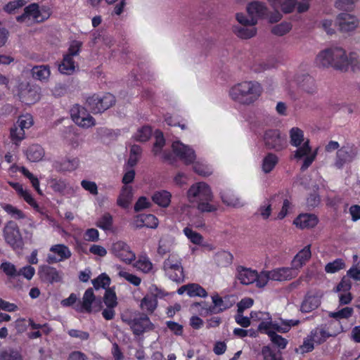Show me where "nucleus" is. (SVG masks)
Returning <instances> with one entry per match:
<instances>
[{
    "label": "nucleus",
    "mask_w": 360,
    "mask_h": 360,
    "mask_svg": "<svg viewBox=\"0 0 360 360\" xmlns=\"http://www.w3.org/2000/svg\"><path fill=\"white\" fill-rule=\"evenodd\" d=\"M172 148L174 154L186 165L193 163L195 159L193 149L179 141H174Z\"/></svg>",
    "instance_id": "a211bd4d"
},
{
    "label": "nucleus",
    "mask_w": 360,
    "mask_h": 360,
    "mask_svg": "<svg viewBox=\"0 0 360 360\" xmlns=\"http://www.w3.org/2000/svg\"><path fill=\"white\" fill-rule=\"evenodd\" d=\"M250 316L252 319L256 318L262 320L259 324L258 330L267 334L271 341L281 349L286 347L288 341L280 335L276 334L275 331L283 333H287L292 326H297L300 323V321L297 319H281L279 321H272L269 313L262 311H252Z\"/></svg>",
    "instance_id": "f257e3e1"
},
{
    "label": "nucleus",
    "mask_w": 360,
    "mask_h": 360,
    "mask_svg": "<svg viewBox=\"0 0 360 360\" xmlns=\"http://www.w3.org/2000/svg\"><path fill=\"white\" fill-rule=\"evenodd\" d=\"M166 276L172 281L181 283L184 279L181 258L177 255H170L163 263Z\"/></svg>",
    "instance_id": "6e6552de"
},
{
    "label": "nucleus",
    "mask_w": 360,
    "mask_h": 360,
    "mask_svg": "<svg viewBox=\"0 0 360 360\" xmlns=\"http://www.w3.org/2000/svg\"><path fill=\"white\" fill-rule=\"evenodd\" d=\"M188 288V295L189 297H206L207 296L206 290L199 284L189 283Z\"/></svg>",
    "instance_id": "864d4df0"
},
{
    "label": "nucleus",
    "mask_w": 360,
    "mask_h": 360,
    "mask_svg": "<svg viewBox=\"0 0 360 360\" xmlns=\"http://www.w3.org/2000/svg\"><path fill=\"white\" fill-rule=\"evenodd\" d=\"M345 264L342 259H336L334 261L328 263L325 266V271L328 274H334L341 269H345Z\"/></svg>",
    "instance_id": "4d7b16f0"
},
{
    "label": "nucleus",
    "mask_w": 360,
    "mask_h": 360,
    "mask_svg": "<svg viewBox=\"0 0 360 360\" xmlns=\"http://www.w3.org/2000/svg\"><path fill=\"white\" fill-rule=\"evenodd\" d=\"M273 198L270 200L264 201L258 208L257 213L263 219H267L271 215V207H272V201Z\"/></svg>",
    "instance_id": "13d9d810"
},
{
    "label": "nucleus",
    "mask_w": 360,
    "mask_h": 360,
    "mask_svg": "<svg viewBox=\"0 0 360 360\" xmlns=\"http://www.w3.org/2000/svg\"><path fill=\"white\" fill-rule=\"evenodd\" d=\"M292 29V24L288 22H282L274 26L271 29V32L276 36H283L288 33Z\"/></svg>",
    "instance_id": "6e6d98bb"
},
{
    "label": "nucleus",
    "mask_w": 360,
    "mask_h": 360,
    "mask_svg": "<svg viewBox=\"0 0 360 360\" xmlns=\"http://www.w3.org/2000/svg\"><path fill=\"white\" fill-rule=\"evenodd\" d=\"M70 114L74 122L81 127L89 128L96 124L94 117L84 108L78 105L73 106Z\"/></svg>",
    "instance_id": "2eb2a0df"
},
{
    "label": "nucleus",
    "mask_w": 360,
    "mask_h": 360,
    "mask_svg": "<svg viewBox=\"0 0 360 360\" xmlns=\"http://www.w3.org/2000/svg\"><path fill=\"white\" fill-rule=\"evenodd\" d=\"M18 170L26 178H27L34 188L36 190V191L39 194L42 195V191L40 189L39 187V179L34 176L27 169H26L25 167H18Z\"/></svg>",
    "instance_id": "3c124183"
},
{
    "label": "nucleus",
    "mask_w": 360,
    "mask_h": 360,
    "mask_svg": "<svg viewBox=\"0 0 360 360\" xmlns=\"http://www.w3.org/2000/svg\"><path fill=\"white\" fill-rule=\"evenodd\" d=\"M294 79L302 91L304 93L314 95L317 92V85L315 79L307 74L298 75Z\"/></svg>",
    "instance_id": "aec40b11"
},
{
    "label": "nucleus",
    "mask_w": 360,
    "mask_h": 360,
    "mask_svg": "<svg viewBox=\"0 0 360 360\" xmlns=\"http://www.w3.org/2000/svg\"><path fill=\"white\" fill-rule=\"evenodd\" d=\"M151 135V128L148 126H144L137 131L134 135V139L137 141L145 142L150 138Z\"/></svg>",
    "instance_id": "052dcab7"
},
{
    "label": "nucleus",
    "mask_w": 360,
    "mask_h": 360,
    "mask_svg": "<svg viewBox=\"0 0 360 360\" xmlns=\"http://www.w3.org/2000/svg\"><path fill=\"white\" fill-rule=\"evenodd\" d=\"M155 142L153 146V152L155 155L161 153L162 147L165 145V139L163 134L160 131H155Z\"/></svg>",
    "instance_id": "e2e57ef3"
},
{
    "label": "nucleus",
    "mask_w": 360,
    "mask_h": 360,
    "mask_svg": "<svg viewBox=\"0 0 360 360\" xmlns=\"http://www.w3.org/2000/svg\"><path fill=\"white\" fill-rule=\"evenodd\" d=\"M4 237L6 242L15 251H21L24 247V241L17 224L9 221L4 228Z\"/></svg>",
    "instance_id": "1a4fd4ad"
},
{
    "label": "nucleus",
    "mask_w": 360,
    "mask_h": 360,
    "mask_svg": "<svg viewBox=\"0 0 360 360\" xmlns=\"http://www.w3.org/2000/svg\"><path fill=\"white\" fill-rule=\"evenodd\" d=\"M171 198L172 194L165 190L156 191L152 195L154 203L162 207H167L170 204Z\"/></svg>",
    "instance_id": "c9c22d12"
},
{
    "label": "nucleus",
    "mask_w": 360,
    "mask_h": 360,
    "mask_svg": "<svg viewBox=\"0 0 360 360\" xmlns=\"http://www.w3.org/2000/svg\"><path fill=\"white\" fill-rule=\"evenodd\" d=\"M3 210L9 214L12 218L15 219H22L25 217V214L22 210L11 204H3L1 205Z\"/></svg>",
    "instance_id": "603ef678"
},
{
    "label": "nucleus",
    "mask_w": 360,
    "mask_h": 360,
    "mask_svg": "<svg viewBox=\"0 0 360 360\" xmlns=\"http://www.w3.org/2000/svg\"><path fill=\"white\" fill-rule=\"evenodd\" d=\"M262 93V87L255 81H244L233 86L229 90L231 98L242 105L255 103Z\"/></svg>",
    "instance_id": "20e7f679"
},
{
    "label": "nucleus",
    "mask_w": 360,
    "mask_h": 360,
    "mask_svg": "<svg viewBox=\"0 0 360 360\" xmlns=\"http://www.w3.org/2000/svg\"><path fill=\"white\" fill-rule=\"evenodd\" d=\"M193 170L200 176H207L212 173V168L205 163L196 162L193 165Z\"/></svg>",
    "instance_id": "69168bd1"
},
{
    "label": "nucleus",
    "mask_w": 360,
    "mask_h": 360,
    "mask_svg": "<svg viewBox=\"0 0 360 360\" xmlns=\"http://www.w3.org/2000/svg\"><path fill=\"white\" fill-rule=\"evenodd\" d=\"M133 198L132 188L129 186H124L117 198V205L127 208L130 205Z\"/></svg>",
    "instance_id": "e433bc0d"
},
{
    "label": "nucleus",
    "mask_w": 360,
    "mask_h": 360,
    "mask_svg": "<svg viewBox=\"0 0 360 360\" xmlns=\"http://www.w3.org/2000/svg\"><path fill=\"white\" fill-rule=\"evenodd\" d=\"M38 274L41 281L50 284L60 282L63 279L62 272L49 265L43 264L39 266Z\"/></svg>",
    "instance_id": "6ab92c4d"
},
{
    "label": "nucleus",
    "mask_w": 360,
    "mask_h": 360,
    "mask_svg": "<svg viewBox=\"0 0 360 360\" xmlns=\"http://www.w3.org/2000/svg\"><path fill=\"white\" fill-rule=\"evenodd\" d=\"M32 77L41 82H47L50 75V68L47 65H36L32 68Z\"/></svg>",
    "instance_id": "7c9ffc66"
},
{
    "label": "nucleus",
    "mask_w": 360,
    "mask_h": 360,
    "mask_svg": "<svg viewBox=\"0 0 360 360\" xmlns=\"http://www.w3.org/2000/svg\"><path fill=\"white\" fill-rule=\"evenodd\" d=\"M104 303L106 307H115L117 305V296L113 289L108 288L105 290Z\"/></svg>",
    "instance_id": "0e129e2a"
},
{
    "label": "nucleus",
    "mask_w": 360,
    "mask_h": 360,
    "mask_svg": "<svg viewBox=\"0 0 360 360\" xmlns=\"http://www.w3.org/2000/svg\"><path fill=\"white\" fill-rule=\"evenodd\" d=\"M265 147L276 152L281 151L288 146L286 137L278 129H268L263 136Z\"/></svg>",
    "instance_id": "9b49d317"
},
{
    "label": "nucleus",
    "mask_w": 360,
    "mask_h": 360,
    "mask_svg": "<svg viewBox=\"0 0 360 360\" xmlns=\"http://www.w3.org/2000/svg\"><path fill=\"white\" fill-rule=\"evenodd\" d=\"M269 272L271 281H284L290 280L292 278L297 276L295 270H294L291 266L276 268L269 271Z\"/></svg>",
    "instance_id": "5701e85b"
},
{
    "label": "nucleus",
    "mask_w": 360,
    "mask_h": 360,
    "mask_svg": "<svg viewBox=\"0 0 360 360\" xmlns=\"http://www.w3.org/2000/svg\"><path fill=\"white\" fill-rule=\"evenodd\" d=\"M51 15V11L49 6H39L38 4L32 3L24 8V13L17 16L16 20L19 22L30 25L42 22L49 19Z\"/></svg>",
    "instance_id": "39448f33"
},
{
    "label": "nucleus",
    "mask_w": 360,
    "mask_h": 360,
    "mask_svg": "<svg viewBox=\"0 0 360 360\" xmlns=\"http://www.w3.org/2000/svg\"><path fill=\"white\" fill-rule=\"evenodd\" d=\"M20 98L25 104L32 105L40 99V94L38 89L30 88L26 92H22Z\"/></svg>",
    "instance_id": "37998d69"
},
{
    "label": "nucleus",
    "mask_w": 360,
    "mask_h": 360,
    "mask_svg": "<svg viewBox=\"0 0 360 360\" xmlns=\"http://www.w3.org/2000/svg\"><path fill=\"white\" fill-rule=\"evenodd\" d=\"M96 226L100 229L108 231L112 229V217L109 213H105L97 221Z\"/></svg>",
    "instance_id": "680f3d73"
},
{
    "label": "nucleus",
    "mask_w": 360,
    "mask_h": 360,
    "mask_svg": "<svg viewBox=\"0 0 360 360\" xmlns=\"http://www.w3.org/2000/svg\"><path fill=\"white\" fill-rule=\"evenodd\" d=\"M335 25L340 32L347 33L354 31L359 25L358 18L350 13H341L336 17Z\"/></svg>",
    "instance_id": "4468645a"
},
{
    "label": "nucleus",
    "mask_w": 360,
    "mask_h": 360,
    "mask_svg": "<svg viewBox=\"0 0 360 360\" xmlns=\"http://www.w3.org/2000/svg\"><path fill=\"white\" fill-rule=\"evenodd\" d=\"M246 11L248 15L255 20L256 23L259 19H266L271 23L277 22L283 17L278 10L271 12L264 2L257 0L248 4Z\"/></svg>",
    "instance_id": "423d86ee"
},
{
    "label": "nucleus",
    "mask_w": 360,
    "mask_h": 360,
    "mask_svg": "<svg viewBox=\"0 0 360 360\" xmlns=\"http://www.w3.org/2000/svg\"><path fill=\"white\" fill-rule=\"evenodd\" d=\"M134 225L136 228L146 226L150 229H155L158 226V219L153 214H141L136 217L134 221Z\"/></svg>",
    "instance_id": "393cba45"
},
{
    "label": "nucleus",
    "mask_w": 360,
    "mask_h": 360,
    "mask_svg": "<svg viewBox=\"0 0 360 360\" xmlns=\"http://www.w3.org/2000/svg\"><path fill=\"white\" fill-rule=\"evenodd\" d=\"M183 233L186 236L188 240L195 245L202 244V242H203V236L193 231L191 227L186 226L184 229Z\"/></svg>",
    "instance_id": "de8ad7c7"
},
{
    "label": "nucleus",
    "mask_w": 360,
    "mask_h": 360,
    "mask_svg": "<svg viewBox=\"0 0 360 360\" xmlns=\"http://www.w3.org/2000/svg\"><path fill=\"white\" fill-rule=\"evenodd\" d=\"M354 309L352 307H346L337 311H331L328 313V316L333 319L340 321V319H347L352 316Z\"/></svg>",
    "instance_id": "09e8293b"
},
{
    "label": "nucleus",
    "mask_w": 360,
    "mask_h": 360,
    "mask_svg": "<svg viewBox=\"0 0 360 360\" xmlns=\"http://www.w3.org/2000/svg\"><path fill=\"white\" fill-rule=\"evenodd\" d=\"M25 155L27 160L32 162H39L42 160L44 156V150L43 148L38 145L34 144L30 146L25 151Z\"/></svg>",
    "instance_id": "f704fd0d"
},
{
    "label": "nucleus",
    "mask_w": 360,
    "mask_h": 360,
    "mask_svg": "<svg viewBox=\"0 0 360 360\" xmlns=\"http://www.w3.org/2000/svg\"><path fill=\"white\" fill-rule=\"evenodd\" d=\"M318 218L313 214H301L293 221V224L298 228L311 229L318 224Z\"/></svg>",
    "instance_id": "a878e982"
},
{
    "label": "nucleus",
    "mask_w": 360,
    "mask_h": 360,
    "mask_svg": "<svg viewBox=\"0 0 360 360\" xmlns=\"http://www.w3.org/2000/svg\"><path fill=\"white\" fill-rule=\"evenodd\" d=\"M130 327L135 335H139L152 329L153 324L146 315H141L130 322Z\"/></svg>",
    "instance_id": "4be33fe9"
},
{
    "label": "nucleus",
    "mask_w": 360,
    "mask_h": 360,
    "mask_svg": "<svg viewBox=\"0 0 360 360\" xmlns=\"http://www.w3.org/2000/svg\"><path fill=\"white\" fill-rule=\"evenodd\" d=\"M323 325L325 326V329L327 333H328L329 338L336 337L343 332V326L340 321L334 319Z\"/></svg>",
    "instance_id": "a19ab883"
},
{
    "label": "nucleus",
    "mask_w": 360,
    "mask_h": 360,
    "mask_svg": "<svg viewBox=\"0 0 360 360\" xmlns=\"http://www.w3.org/2000/svg\"><path fill=\"white\" fill-rule=\"evenodd\" d=\"M157 305L158 300L150 294L146 295L141 302V309L151 313L156 309Z\"/></svg>",
    "instance_id": "49530a36"
},
{
    "label": "nucleus",
    "mask_w": 360,
    "mask_h": 360,
    "mask_svg": "<svg viewBox=\"0 0 360 360\" xmlns=\"http://www.w3.org/2000/svg\"><path fill=\"white\" fill-rule=\"evenodd\" d=\"M95 296L94 294V290L92 288L87 289L83 296L82 298V303L80 306V309H77V310H79L81 311H86V312H91V304L94 301Z\"/></svg>",
    "instance_id": "c03bdc74"
},
{
    "label": "nucleus",
    "mask_w": 360,
    "mask_h": 360,
    "mask_svg": "<svg viewBox=\"0 0 360 360\" xmlns=\"http://www.w3.org/2000/svg\"><path fill=\"white\" fill-rule=\"evenodd\" d=\"M309 335L314 342L319 345L322 344L329 338L328 333H327L323 324L314 328Z\"/></svg>",
    "instance_id": "ea45409f"
},
{
    "label": "nucleus",
    "mask_w": 360,
    "mask_h": 360,
    "mask_svg": "<svg viewBox=\"0 0 360 360\" xmlns=\"http://www.w3.org/2000/svg\"><path fill=\"white\" fill-rule=\"evenodd\" d=\"M271 6L275 10L281 8L284 13H292L295 6L297 4V0H267Z\"/></svg>",
    "instance_id": "cd10ccee"
},
{
    "label": "nucleus",
    "mask_w": 360,
    "mask_h": 360,
    "mask_svg": "<svg viewBox=\"0 0 360 360\" xmlns=\"http://www.w3.org/2000/svg\"><path fill=\"white\" fill-rule=\"evenodd\" d=\"M79 165L77 158H65L56 163V169L63 172H72L75 170Z\"/></svg>",
    "instance_id": "58836bf2"
},
{
    "label": "nucleus",
    "mask_w": 360,
    "mask_h": 360,
    "mask_svg": "<svg viewBox=\"0 0 360 360\" xmlns=\"http://www.w3.org/2000/svg\"><path fill=\"white\" fill-rule=\"evenodd\" d=\"M233 32L239 38L247 39L255 37L257 30L255 25H236Z\"/></svg>",
    "instance_id": "2f4dec72"
},
{
    "label": "nucleus",
    "mask_w": 360,
    "mask_h": 360,
    "mask_svg": "<svg viewBox=\"0 0 360 360\" xmlns=\"http://www.w3.org/2000/svg\"><path fill=\"white\" fill-rule=\"evenodd\" d=\"M187 198L201 212H213L217 210L218 205L214 202L211 188L205 182H197L191 185L187 191Z\"/></svg>",
    "instance_id": "7ed1b4c3"
},
{
    "label": "nucleus",
    "mask_w": 360,
    "mask_h": 360,
    "mask_svg": "<svg viewBox=\"0 0 360 360\" xmlns=\"http://www.w3.org/2000/svg\"><path fill=\"white\" fill-rule=\"evenodd\" d=\"M111 251L116 257L126 264H131L136 258L135 253L129 245L123 241L114 243Z\"/></svg>",
    "instance_id": "dca6fc26"
},
{
    "label": "nucleus",
    "mask_w": 360,
    "mask_h": 360,
    "mask_svg": "<svg viewBox=\"0 0 360 360\" xmlns=\"http://www.w3.org/2000/svg\"><path fill=\"white\" fill-rule=\"evenodd\" d=\"M17 124L11 129L10 133L11 139L15 145H18L25 139V129L33 125V117L30 114L22 115L19 117Z\"/></svg>",
    "instance_id": "f8f14e48"
},
{
    "label": "nucleus",
    "mask_w": 360,
    "mask_h": 360,
    "mask_svg": "<svg viewBox=\"0 0 360 360\" xmlns=\"http://www.w3.org/2000/svg\"><path fill=\"white\" fill-rule=\"evenodd\" d=\"M290 143L297 149L292 155L293 158L300 160L304 158L301 170H306L314 161L317 155V150L311 151L309 140L305 139L304 132L298 127H292L289 131Z\"/></svg>",
    "instance_id": "f03ea898"
},
{
    "label": "nucleus",
    "mask_w": 360,
    "mask_h": 360,
    "mask_svg": "<svg viewBox=\"0 0 360 360\" xmlns=\"http://www.w3.org/2000/svg\"><path fill=\"white\" fill-rule=\"evenodd\" d=\"M315 63L318 67L333 68V60L330 47L321 51L315 58Z\"/></svg>",
    "instance_id": "72a5a7b5"
},
{
    "label": "nucleus",
    "mask_w": 360,
    "mask_h": 360,
    "mask_svg": "<svg viewBox=\"0 0 360 360\" xmlns=\"http://www.w3.org/2000/svg\"><path fill=\"white\" fill-rule=\"evenodd\" d=\"M77 68L73 58L65 55L63 59L58 66V70L63 75H70L72 74Z\"/></svg>",
    "instance_id": "4c0bfd02"
},
{
    "label": "nucleus",
    "mask_w": 360,
    "mask_h": 360,
    "mask_svg": "<svg viewBox=\"0 0 360 360\" xmlns=\"http://www.w3.org/2000/svg\"><path fill=\"white\" fill-rule=\"evenodd\" d=\"M321 304V297L317 295L308 294L302 302L300 310L303 313H309L317 309Z\"/></svg>",
    "instance_id": "c85d7f7f"
},
{
    "label": "nucleus",
    "mask_w": 360,
    "mask_h": 360,
    "mask_svg": "<svg viewBox=\"0 0 360 360\" xmlns=\"http://www.w3.org/2000/svg\"><path fill=\"white\" fill-rule=\"evenodd\" d=\"M311 256V253L309 245L304 247L295 256L291 262V267L295 270L297 275L298 274L299 269L305 264L307 261L310 259Z\"/></svg>",
    "instance_id": "b1692460"
},
{
    "label": "nucleus",
    "mask_w": 360,
    "mask_h": 360,
    "mask_svg": "<svg viewBox=\"0 0 360 360\" xmlns=\"http://www.w3.org/2000/svg\"><path fill=\"white\" fill-rule=\"evenodd\" d=\"M25 0H14L6 4L3 9L5 12L9 14H13L17 12V11L23 7L25 5Z\"/></svg>",
    "instance_id": "bf43d9fd"
},
{
    "label": "nucleus",
    "mask_w": 360,
    "mask_h": 360,
    "mask_svg": "<svg viewBox=\"0 0 360 360\" xmlns=\"http://www.w3.org/2000/svg\"><path fill=\"white\" fill-rule=\"evenodd\" d=\"M221 198L223 202L229 206L240 207L243 205L240 199L230 190L222 192L221 193Z\"/></svg>",
    "instance_id": "79ce46f5"
},
{
    "label": "nucleus",
    "mask_w": 360,
    "mask_h": 360,
    "mask_svg": "<svg viewBox=\"0 0 360 360\" xmlns=\"http://www.w3.org/2000/svg\"><path fill=\"white\" fill-rule=\"evenodd\" d=\"M134 267L143 273H148L152 270L153 264L148 257L141 256L135 262Z\"/></svg>",
    "instance_id": "8fccbe9b"
},
{
    "label": "nucleus",
    "mask_w": 360,
    "mask_h": 360,
    "mask_svg": "<svg viewBox=\"0 0 360 360\" xmlns=\"http://www.w3.org/2000/svg\"><path fill=\"white\" fill-rule=\"evenodd\" d=\"M0 269L9 277L18 276V271L15 266L9 262H4L1 264Z\"/></svg>",
    "instance_id": "774afa93"
},
{
    "label": "nucleus",
    "mask_w": 360,
    "mask_h": 360,
    "mask_svg": "<svg viewBox=\"0 0 360 360\" xmlns=\"http://www.w3.org/2000/svg\"><path fill=\"white\" fill-rule=\"evenodd\" d=\"M333 68L341 71H346L350 65H355L357 63V55L351 52L349 54L340 46L334 45L330 47Z\"/></svg>",
    "instance_id": "0eeeda50"
},
{
    "label": "nucleus",
    "mask_w": 360,
    "mask_h": 360,
    "mask_svg": "<svg viewBox=\"0 0 360 360\" xmlns=\"http://www.w3.org/2000/svg\"><path fill=\"white\" fill-rule=\"evenodd\" d=\"M215 260L219 266H229L233 261V255L226 251L218 252L215 256Z\"/></svg>",
    "instance_id": "5fc2aeb1"
},
{
    "label": "nucleus",
    "mask_w": 360,
    "mask_h": 360,
    "mask_svg": "<svg viewBox=\"0 0 360 360\" xmlns=\"http://www.w3.org/2000/svg\"><path fill=\"white\" fill-rule=\"evenodd\" d=\"M46 257L48 264H56L69 259L71 255L70 248L64 244L51 245Z\"/></svg>",
    "instance_id": "f3484780"
},
{
    "label": "nucleus",
    "mask_w": 360,
    "mask_h": 360,
    "mask_svg": "<svg viewBox=\"0 0 360 360\" xmlns=\"http://www.w3.org/2000/svg\"><path fill=\"white\" fill-rule=\"evenodd\" d=\"M115 268L118 271L117 275L120 277L124 278L134 286H139L141 284V279L137 276L124 271L120 265L116 266Z\"/></svg>",
    "instance_id": "a18cd8bd"
},
{
    "label": "nucleus",
    "mask_w": 360,
    "mask_h": 360,
    "mask_svg": "<svg viewBox=\"0 0 360 360\" xmlns=\"http://www.w3.org/2000/svg\"><path fill=\"white\" fill-rule=\"evenodd\" d=\"M279 158L278 157L273 153H268L262 159V170L265 174L270 173L278 163Z\"/></svg>",
    "instance_id": "473e14b6"
},
{
    "label": "nucleus",
    "mask_w": 360,
    "mask_h": 360,
    "mask_svg": "<svg viewBox=\"0 0 360 360\" xmlns=\"http://www.w3.org/2000/svg\"><path fill=\"white\" fill-rule=\"evenodd\" d=\"M354 158L352 151H349L345 147L341 148L337 151L335 166L338 169H342L345 165L351 162Z\"/></svg>",
    "instance_id": "c756f323"
},
{
    "label": "nucleus",
    "mask_w": 360,
    "mask_h": 360,
    "mask_svg": "<svg viewBox=\"0 0 360 360\" xmlns=\"http://www.w3.org/2000/svg\"><path fill=\"white\" fill-rule=\"evenodd\" d=\"M236 277L240 283L250 285L255 283L257 278V271L240 266L237 268Z\"/></svg>",
    "instance_id": "bb28decb"
},
{
    "label": "nucleus",
    "mask_w": 360,
    "mask_h": 360,
    "mask_svg": "<svg viewBox=\"0 0 360 360\" xmlns=\"http://www.w3.org/2000/svg\"><path fill=\"white\" fill-rule=\"evenodd\" d=\"M212 301L213 305L212 307H202L198 311L200 315H207L210 314H219L231 308L233 306V302L230 300L228 296L221 297L217 293L212 296Z\"/></svg>",
    "instance_id": "ddd939ff"
},
{
    "label": "nucleus",
    "mask_w": 360,
    "mask_h": 360,
    "mask_svg": "<svg viewBox=\"0 0 360 360\" xmlns=\"http://www.w3.org/2000/svg\"><path fill=\"white\" fill-rule=\"evenodd\" d=\"M115 103V96L111 94H94L86 100V106L93 113L102 112Z\"/></svg>",
    "instance_id": "9d476101"
},
{
    "label": "nucleus",
    "mask_w": 360,
    "mask_h": 360,
    "mask_svg": "<svg viewBox=\"0 0 360 360\" xmlns=\"http://www.w3.org/2000/svg\"><path fill=\"white\" fill-rule=\"evenodd\" d=\"M8 184L16 191L18 196L22 198L35 211H40V207L38 203L34 200L31 192L28 189L25 188L20 183L8 181Z\"/></svg>",
    "instance_id": "412c9836"
},
{
    "label": "nucleus",
    "mask_w": 360,
    "mask_h": 360,
    "mask_svg": "<svg viewBox=\"0 0 360 360\" xmlns=\"http://www.w3.org/2000/svg\"><path fill=\"white\" fill-rule=\"evenodd\" d=\"M92 284L96 289L100 288H105L110 285V278L107 274H102L92 281Z\"/></svg>",
    "instance_id": "338daca9"
}]
</instances>
